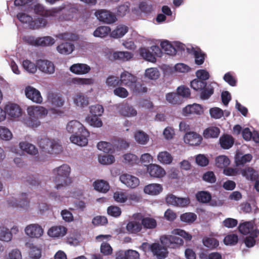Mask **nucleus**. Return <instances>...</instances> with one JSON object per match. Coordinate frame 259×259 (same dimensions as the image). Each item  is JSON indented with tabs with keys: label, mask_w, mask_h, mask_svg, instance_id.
I'll list each match as a JSON object with an SVG mask.
<instances>
[{
	"label": "nucleus",
	"mask_w": 259,
	"mask_h": 259,
	"mask_svg": "<svg viewBox=\"0 0 259 259\" xmlns=\"http://www.w3.org/2000/svg\"><path fill=\"white\" fill-rule=\"evenodd\" d=\"M70 172L71 168L66 164H63L53 169L51 180L56 184V189H60L72 183Z\"/></svg>",
	"instance_id": "nucleus-1"
},
{
	"label": "nucleus",
	"mask_w": 259,
	"mask_h": 259,
	"mask_svg": "<svg viewBox=\"0 0 259 259\" xmlns=\"http://www.w3.org/2000/svg\"><path fill=\"white\" fill-rule=\"evenodd\" d=\"M27 111L30 117L26 120V123L32 127L38 126L40 122L38 119L45 116L48 113V110L45 108L39 106H29Z\"/></svg>",
	"instance_id": "nucleus-2"
},
{
	"label": "nucleus",
	"mask_w": 259,
	"mask_h": 259,
	"mask_svg": "<svg viewBox=\"0 0 259 259\" xmlns=\"http://www.w3.org/2000/svg\"><path fill=\"white\" fill-rule=\"evenodd\" d=\"M41 150L50 154H58L62 151V147L58 140L49 138L41 139L39 142Z\"/></svg>",
	"instance_id": "nucleus-3"
},
{
	"label": "nucleus",
	"mask_w": 259,
	"mask_h": 259,
	"mask_svg": "<svg viewBox=\"0 0 259 259\" xmlns=\"http://www.w3.org/2000/svg\"><path fill=\"white\" fill-rule=\"evenodd\" d=\"M17 17L22 23L28 24L29 27L31 29L44 27L47 24V21L44 18H37L33 20L32 17L24 13H18Z\"/></svg>",
	"instance_id": "nucleus-4"
},
{
	"label": "nucleus",
	"mask_w": 259,
	"mask_h": 259,
	"mask_svg": "<svg viewBox=\"0 0 259 259\" xmlns=\"http://www.w3.org/2000/svg\"><path fill=\"white\" fill-rule=\"evenodd\" d=\"M139 54L144 60L152 63H155L156 61V57H161L162 52L158 46H152L149 49L140 48L139 49Z\"/></svg>",
	"instance_id": "nucleus-5"
},
{
	"label": "nucleus",
	"mask_w": 259,
	"mask_h": 259,
	"mask_svg": "<svg viewBox=\"0 0 259 259\" xmlns=\"http://www.w3.org/2000/svg\"><path fill=\"white\" fill-rule=\"evenodd\" d=\"M177 235H162L160 238V242L165 247L170 248H177L182 246L183 240L177 236Z\"/></svg>",
	"instance_id": "nucleus-6"
},
{
	"label": "nucleus",
	"mask_w": 259,
	"mask_h": 259,
	"mask_svg": "<svg viewBox=\"0 0 259 259\" xmlns=\"http://www.w3.org/2000/svg\"><path fill=\"white\" fill-rule=\"evenodd\" d=\"M25 232L30 238H39L43 235L44 231L40 225L38 224H31L25 227Z\"/></svg>",
	"instance_id": "nucleus-7"
},
{
	"label": "nucleus",
	"mask_w": 259,
	"mask_h": 259,
	"mask_svg": "<svg viewBox=\"0 0 259 259\" xmlns=\"http://www.w3.org/2000/svg\"><path fill=\"white\" fill-rule=\"evenodd\" d=\"M238 228L239 231L243 235L249 234L254 237H258L259 235V230L254 227L251 222L240 223Z\"/></svg>",
	"instance_id": "nucleus-8"
},
{
	"label": "nucleus",
	"mask_w": 259,
	"mask_h": 259,
	"mask_svg": "<svg viewBox=\"0 0 259 259\" xmlns=\"http://www.w3.org/2000/svg\"><path fill=\"white\" fill-rule=\"evenodd\" d=\"M90 133L86 130H83L80 133L72 135L70 138V141L72 143L80 146H84L88 143V137L89 136Z\"/></svg>",
	"instance_id": "nucleus-9"
},
{
	"label": "nucleus",
	"mask_w": 259,
	"mask_h": 259,
	"mask_svg": "<svg viewBox=\"0 0 259 259\" xmlns=\"http://www.w3.org/2000/svg\"><path fill=\"white\" fill-rule=\"evenodd\" d=\"M95 15L100 21L107 24L113 23L116 20V16L114 14L105 10H98L96 12Z\"/></svg>",
	"instance_id": "nucleus-10"
},
{
	"label": "nucleus",
	"mask_w": 259,
	"mask_h": 259,
	"mask_svg": "<svg viewBox=\"0 0 259 259\" xmlns=\"http://www.w3.org/2000/svg\"><path fill=\"white\" fill-rule=\"evenodd\" d=\"M25 93L26 97L34 103L40 104L42 102V97L40 92L32 87H26Z\"/></svg>",
	"instance_id": "nucleus-11"
},
{
	"label": "nucleus",
	"mask_w": 259,
	"mask_h": 259,
	"mask_svg": "<svg viewBox=\"0 0 259 259\" xmlns=\"http://www.w3.org/2000/svg\"><path fill=\"white\" fill-rule=\"evenodd\" d=\"M136 219L140 220L142 228L143 227L145 229H154L157 227V222L153 218L145 217L142 213H137Z\"/></svg>",
	"instance_id": "nucleus-12"
},
{
	"label": "nucleus",
	"mask_w": 259,
	"mask_h": 259,
	"mask_svg": "<svg viewBox=\"0 0 259 259\" xmlns=\"http://www.w3.org/2000/svg\"><path fill=\"white\" fill-rule=\"evenodd\" d=\"M36 63L38 69L42 72L51 74L55 72V65L50 61L39 59L36 61Z\"/></svg>",
	"instance_id": "nucleus-13"
},
{
	"label": "nucleus",
	"mask_w": 259,
	"mask_h": 259,
	"mask_svg": "<svg viewBox=\"0 0 259 259\" xmlns=\"http://www.w3.org/2000/svg\"><path fill=\"white\" fill-rule=\"evenodd\" d=\"M137 80V77L127 71H124L120 76V84L130 89L133 87Z\"/></svg>",
	"instance_id": "nucleus-14"
},
{
	"label": "nucleus",
	"mask_w": 259,
	"mask_h": 259,
	"mask_svg": "<svg viewBox=\"0 0 259 259\" xmlns=\"http://www.w3.org/2000/svg\"><path fill=\"white\" fill-rule=\"evenodd\" d=\"M33 9L35 14L44 17L54 16L55 13H58L62 10L61 8H54L52 10H47L43 5L40 4L35 5L34 6Z\"/></svg>",
	"instance_id": "nucleus-15"
},
{
	"label": "nucleus",
	"mask_w": 259,
	"mask_h": 259,
	"mask_svg": "<svg viewBox=\"0 0 259 259\" xmlns=\"http://www.w3.org/2000/svg\"><path fill=\"white\" fill-rule=\"evenodd\" d=\"M120 181L131 188H135L139 184V180L138 178L127 174H122L119 177Z\"/></svg>",
	"instance_id": "nucleus-16"
},
{
	"label": "nucleus",
	"mask_w": 259,
	"mask_h": 259,
	"mask_svg": "<svg viewBox=\"0 0 259 259\" xmlns=\"http://www.w3.org/2000/svg\"><path fill=\"white\" fill-rule=\"evenodd\" d=\"M147 172L151 177L156 178H162L166 174L165 170L161 166L152 163L147 166Z\"/></svg>",
	"instance_id": "nucleus-17"
},
{
	"label": "nucleus",
	"mask_w": 259,
	"mask_h": 259,
	"mask_svg": "<svg viewBox=\"0 0 259 259\" xmlns=\"http://www.w3.org/2000/svg\"><path fill=\"white\" fill-rule=\"evenodd\" d=\"M184 140L186 144L192 146H197L201 143L202 138L198 134L191 132L185 134Z\"/></svg>",
	"instance_id": "nucleus-18"
},
{
	"label": "nucleus",
	"mask_w": 259,
	"mask_h": 259,
	"mask_svg": "<svg viewBox=\"0 0 259 259\" xmlns=\"http://www.w3.org/2000/svg\"><path fill=\"white\" fill-rule=\"evenodd\" d=\"M151 252L158 259H163L166 257L167 252L166 247L161 245L159 243H153L151 246Z\"/></svg>",
	"instance_id": "nucleus-19"
},
{
	"label": "nucleus",
	"mask_w": 259,
	"mask_h": 259,
	"mask_svg": "<svg viewBox=\"0 0 259 259\" xmlns=\"http://www.w3.org/2000/svg\"><path fill=\"white\" fill-rule=\"evenodd\" d=\"M67 229L62 226H54L51 227L48 231V234L53 238H61L64 236Z\"/></svg>",
	"instance_id": "nucleus-20"
},
{
	"label": "nucleus",
	"mask_w": 259,
	"mask_h": 259,
	"mask_svg": "<svg viewBox=\"0 0 259 259\" xmlns=\"http://www.w3.org/2000/svg\"><path fill=\"white\" fill-rule=\"evenodd\" d=\"M137 215V213L134 214L133 215V220L130 221L126 225V230L131 233L137 234L140 232L142 229L140 220H138L136 219V215Z\"/></svg>",
	"instance_id": "nucleus-21"
},
{
	"label": "nucleus",
	"mask_w": 259,
	"mask_h": 259,
	"mask_svg": "<svg viewBox=\"0 0 259 259\" xmlns=\"http://www.w3.org/2000/svg\"><path fill=\"white\" fill-rule=\"evenodd\" d=\"M19 202L15 198L9 199L8 200V204L10 206L15 207L26 208L28 206L29 201L27 198L26 193H22Z\"/></svg>",
	"instance_id": "nucleus-22"
},
{
	"label": "nucleus",
	"mask_w": 259,
	"mask_h": 259,
	"mask_svg": "<svg viewBox=\"0 0 259 259\" xmlns=\"http://www.w3.org/2000/svg\"><path fill=\"white\" fill-rule=\"evenodd\" d=\"M116 259H140V254L136 250H119L116 254Z\"/></svg>",
	"instance_id": "nucleus-23"
},
{
	"label": "nucleus",
	"mask_w": 259,
	"mask_h": 259,
	"mask_svg": "<svg viewBox=\"0 0 259 259\" xmlns=\"http://www.w3.org/2000/svg\"><path fill=\"white\" fill-rule=\"evenodd\" d=\"M25 246L29 249V256L31 259H39L41 257L42 249L32 242H26Z\"/></svg>",
	"instance_id": "nucleus-24"
},
{
	"label": "nucleus",
	"mask_w": 259,
	"mask_h": 259,
	"mask_svg": "<svg viewBox=\"0 0 259 259\" xmlns=\"http://www.w3.org/2000/svg\"><path fill=\"white\" fill-rule=\"evenodd\" d=\"M5 109L6 114H7L8 115L13 118L19 117L22 113L21 108L16 104H9L5 107Z\"/></svg>",
	"instance_id": "nucleus-25"
},
{
	"label": "nucleus",
	"mask_w": 259,
	"mask_h": 259,
	"mask_svg": "<svg viewBox=\"0 0 259 259\" xmlns=\"http://www.w3.org/2000/svg\"><path fill=\"white\" fill-rule=\"evenodd\" d=\"M70 70L76 74H85L90 72L91 67L86 64H74L70 67Z\"/></svg>",
	"instance_id": "nucleus-26"
},
{
	"label": "nucleus",
	"mask_w": 259,
	"mask_h": 259,
	"mask_svg": "<svg viewBox=\"0 0 259 259\" xmlns=\"http://www.w3.org/2000/svg\"><path fill=\"white\" fill-rule=\"evenodd\" d=\"M183 113L185 115L189 114L201 115L203 113L202 107L197 104L188 105L183 108Z\"/></svg>",
	"instance_id": "nucleus-27"
},
{
	"label": "nucleus",
	"mask_w": 259,
	"mask_h": 259,
	"mask_svg": "<svg viewBox=\"0 0 259 259\" xmlns=\"http://www.w3.org/2000/svg\"><path fill=\"white\" fill-rule=\"evenodd\" d=\"M66 129L70 133L75 135L82 132L83 130H86L83 125L77 120H72L68 122Z\"/></svg>",
	"instance_id": "nucleus-28"
},
{
	"label": "nucleus",
	"mask_w": 259,
	"mask_h": 259,
	"mask_svg": "<svg viewBox=\"0 0 259 259\" xmlns=\"http://www.w3.org/2000/svg\"><path fill=\"white\" fill-rule=\"evenodd\" d=\"M188 52L194 55L196 64L201 65L204 63L205 55L199 48H192L191 50L188 51Z\"/></svg>",
	"instance_id": "nucleus-29"
},
{
	"label": "nucleus",
	"mask_w": 259,
	"mask_h": 259,
	"mask_svg": "<svg viewBox=\"0 0 259 259\" xmlns=\"http://www.w3.org/2000/svg\"><path fill=\"white\" fill-rule=\"evenodd\" d=\"M162 190V187L160 184H151L147 185L144 189V192L152 195H156L160 193Z\"/></svg>",
	"instance_id": "nucleus-30"
},
{
	"label": "nucleus",
	"mask_w": 259,
	"mask_h": 259,
	"mask_svg": "<svg viewBox=\"0 0 259 259\" xmlns=\"http://www.w3.org/2000/svg\"><path fill=\"white\" fill-rule=\"evenodd\" d=\"M202 242L203 245L210 250H213L219 245V240L213 237H204Z\"/></svg>",
	"instance_id": "nucleus-31"
},
{
	"label": "nucleus",
	"mask_w": 259,
	"mask_h": 259,
	"mask_svg": "<svg viewBox=\"0 0 259 259\" xmlns=\"http://www.w3.org/2000/svg\"><path fill=\"white\" fill-rule=\"evenodd\" d=\"M220 134V130L216 126H210L204 130L203 135L205 139L217 138Z\"/></svg>",
	"instance_id": "nucleus-32"
},
{
	"label": "nucleus",
	"mask_w": 259,
	"mask_h": 259,
	"mask_svg": "<svg viewBox=\"0 0 259 259\" xmlns=\"http://www.w3.org/2000/svg\"><path fill=\"white\" fill-rule=\"evenodd\" d=\"M55 43L54 39L51 36H47L42 37H39L34 40L31 44L36 46H51Z\"/></svg>",
	"instance_id": "nucleus-33"
},
{
	"label": "nucleus",
	"mask_w": 259,
	"mask_h": 259,
	"mask_svg": "<svg viewBox=\"0 0 259 259\" xmlns=\"http://www.w3.org/2000/svg\"><path fill=\"white\" fill-rule=\"evenodd\" d=\"M20 149L30 155H35L38 153V150L35 146L27 142H21L19 143Z\"/></svg>",
	"instance_id": "nucleus-34"
},
{
	"label": "nucleus",
	"mask_w": 259,
	"mask_h": 259,
	"mask_svg": "<svg viewBox=\"0 0 259 259\" xmlns=\"http://www.w3.org/2000/svg\"><path fill=\"white\" fill-rule=\"evenodd\" d=\"M74 45L70 42H65L61 44L57 47V50L60 54H69L74 50Z\"/></svg>",
	"instance_id": "nucleus-35"
},
{
	"label": "nucleus",
	"mask_w": 259,
	"mask_h": 259,
	"mask_svg": "<svg viewBox=\"0 0 259 259\" xmlns=\"http://www.w3.org/2000/svg\"><path fill=\"white\" fill-rule=\"evenodd\" d=\"M119 113L124 116L131 117L134 116L137 114V111L128 105H123L119 108Z\"/></svg>",
	"instance_id": "nucleus-36"
},
{
	"label": "nucleus",
	"mask_w": 259,
	"mask_h": 259,
	"mask_svg": "<svg viewBox=\"0 0 259 259\" xmlns=\"http://www.w3.org/2000/svg\"><path fill=\"white\" fill-rule=\"evenodd\" d=\"M234 140L232 136L226 135L222 136L220 139L221 146L225 149L230 148L234 144Z\"/></svg>",
	"instance_id": "nucleus-37"
},
{
	"label": "nucleus",
	"mask_w": 259,
	"mask_h": 259,
	"mask_svg": "<svg viewBox=\"0 0 259 259\" xmlns=\"http://www.w3.org/2000/svg\"><path fill=\"white\" fill-rule=\"evenodd\" d=\"M93 186L96 190L104 193L108 191L110 188L109 183L103 180L95 181L93 184Z\"/></svg>",
	"instance_id": "nucleus-38"
},
{
	"label": "nucleus",
	"mask_w": 259,
	"mask_h": 259,
	"mask_svg": "<svg viewBox=\"0 0 259 259\" xmlns=\"http://www.w3.org/2000/svg\"><path fill=\"white\" fill-rule=\"evenodd\" d=\"M133 57V54L128 52H116L112 55V59L114 60H119L122 61H127Z\"/></svg>",
	"instance_id": "nucleus-39"
},
{
	"label": "nucleus",
	"mask_w": 259,
	"mask_h": 259,
	"mask_svg": "<svg viewBox=\"0 0 259 259\" xmlns=\"http://www.w3.org/2000/svg\"><path fill=\"white\" fill-rule=\"evenodd\" d=\"M98 149L107 153H113L115 152V148L113 143L101 141L97 144Z\"/></svg>",
	"instance_id": "nucleus-40"
},
{
	"label": "nucleus",
	"mask_w": 259,
	"mask_h": 259,
	"mask_svg": "<svg viewBox=\"0 0 259 259\" xmlns=\"http://www.w3.org/2000/svg\"><path fill=\"white\" fill-rule=\"evenodd\" d=\"M158 161L163 164H169L173 160L171 155L167 151H162L158 153L157 155Z\"/></svg>",
	"instance_id": "nucleus-41"
},
{
	"label": "nucleus",
	"mask_w": 259,
	"mask_h": 259,
	"mask_svg": "<svg viewBox=\"0 0 259 259\" xmlns=\"http://www.w3.org/2000/svg\"><path fill=\"white\" fill-rule=\"evenodd\" d=\"M196 198L200 203H207L211 200V195L208 191H200L196 194Z\"/></svg>",
	"instance_id": "nucleus-42"
},
{
	"label": "nucleus",
	"mask_w": 259,
	"mask_h": 259,
	"mask_svg": "<svg viewBox=\"0 0 259 259\" xmlns=\"http://www.w3.org/2000/svg\"><path fill=\"white\" fill-rule=\"evenodd\" d=\"M128 28L124 25H118L111 33V36L114 38H120L127 32Z\"/></svg>",
	"instance_id": "nucleus-43"
},
{
	"label": "nucleus",
	"mask_w": 259,
	"mask_h": 259,
	"mask_svg": "<svg viewBox=\"0 0 259 259\" xmlns=\"http://www.w3.org/2000/svg\"><path fill=\"white\" fill-rule=\"evenodd\" d=\"M160 46L165 52V53L167 55L173 56L177 53L176 48L170 44L168 40L162 41L160 44Z\"/></svg>",
	"instance_id": "nucleus-44"
},
{
	"label": "nucleus",
	"mask_w": 259,
	"mask_h": 259,
	"mask_svg": "<svg viewBox=\"0 0 259 259\" xmlns=\"http://www.w3.org/2000/svg\"><path fill=\"white\" fill-rule=\"evenodd\" d=\"M115 151L127 149L130 146V143L123 139H117L113 141Z\"/></svg>",
	"instance_id": "nucleus-45"
},
{
	"label": "nucleus",
	"mask_w": 259,
	"mask_h": 259,
	"mask_svg": "<svg viewBox=\"0 0 259 259\" xmlns=\"http://www.w3.org/2000/svg\"><path fill=\"white\" fill-rule=\"evenodd\" d=\"M241 174L247 180L251 181H255L257 178L256 172L251 167H247L242 169Z\"/></svg>",
	"instance_id": "nucleus-46"
},
{
	"label": "nucleus",
	"mask_w": 259,
	"mask_h": 259,
	"mask_svg": "<svg viewBox=\"0 0 259 259\" xmlns=\"http://www.w3.org/2000/svg\"><path fill=\"white\" fill-rule=\"evenodd\" d=\"M215 165L220 168L227 167L230 163V159L225 155H220L215 158Z\"/></svg>",
	"instance_id": "nucleus-47"
},
{
	"label": "nucleus",
	"mask_w": 259,
	"mask_h": 259,
	"mask_svg": "<svg viewBox=\"0 0 259 259\" xmlns=\"http://www.w3.org/2000/svg\"><path fill=\"white\" fill-rule=\"evenodd\" d=\"M48 99L52 105L57 107H62L64 103V101L60 96L54 93L50 94L48 96Z\"/></svg>",
	"instance_id": "nucleus-48"
},
{
	"label": "nucleus",
	"mask_w": 259,
	"mask_h": 259,
	"mask_svg": "<svg viewBox=\"0 0 259 259\" xmlns=\"http://www.w3.org/2000/svg\"><path fill=\"white\" fill-rule=\"evenodd\" d=\"M74 102L77 106L81 107L87 106L89 104L88 98L81 93L78 94L75 96Z\"/></svg>",
	"instance_id": "nucleus-49"
},
{
	"label": "nucleus",
	"mask_w": 259,
	"mask_h": 259,
	"mask_svg": "<svg viewBox=\"0 0 259 259\" xmlns=\"http://www.w3.org/2000/svg\"><path fill=\"white\" fill-rule=\"evenodd\" d=\"M191 87L195 91L200 92L207 85L206 81L196 78L191 81Z\"/></svg>",
	"instance_id": "nucleus-50"
},
{
	"label": "nucleus",
	"mask_w": 259,
	"mask_h": 259,
	"mask_svg": "<svg viewBox=\"0 0 259 259\" xmlns=\"http://www.w3.org/2000/svg\"><path fill=\"white\" fill-rule=\"evenodd\" d=\"M111 31L109 27L102 26L98 27L94 32V35L95 37H104L107 36Z\"/></svg>",
	"instance_id": "nucleus-51"
},
{
	"label": "nucleus",
	"mask_w": 259,
	"mask_h": 259,
	"mask_svg": "<svg viewBox=\"0 0 259 259\" xmlns=\"http://www.w3.org/2000/svg\"><path fill=\"white\" fill-rule=\"evenodd\" d=\"M135 139L139 144L145 145L149 140V136L144 132L139 131L135 134Z\"/></svg>",
	"instance_id": "nucleus-52"
},
{
	"label": "nucleus",
	"mask_w": 259,
	"mask_h": 259,
	"mask_svg": "<svg viewBox=\"0 0 259 259\" xmlns=\"http://www.w3.org/2000/svg\"><path fill=\"white\" fill-rule=\"evenodd\" d=\"M200 92V98L202 100H207L213 94L214 89L210 84H209L208 86L206 85V87H204V88Z\"/></svg>",
	"instance_id": "nucleus-53"
},
{
	"label": "nucleus",
	"mask_w": 259,
	"mask_h": 259,
	"mask_svg": "<svg viewBox=\"0 0 259 259\" xmlns=\"http://www.w3.org/2000/svg\"><path fill=\"white\" fill-rule=\"evenodd\" d=\"M12 234L9 230L4 227H0V240L8 242L11 240Z\"/></svg>",
	"instance_id": "nucleus-54"
},
{
	"label": "nucleus",
	"mask_w": 259,
	"mask_h": 259,
	"mask_svg": "<svg viewBox=\"0 0 259 259\" xmlns=\"http://www.w3.org/2000/svg\"><path fill=\"white\" fill-rule=\"evenodd\" d=\"M166 101L172 104H180L182 103L181 97L178 93H169L166 95Z\"/></svg>",
	"instance_id": "nucleus-55"
},
{
	"label": "nucleus",
	"mask_w": 259,
	"mask_h": 259,
	"mask_svg": "<svg viewBox=\"0 0 259 259\" xmlns=\"http://www.w3.org/2000/svg\"><path fill=\"white\" fill-rule=\"evenodd\" d=\"M22 66L25 70L31 73H35L38 68L36 63L35 64L28 60H24Z\"/></svg>",
	"instance_id": "nucleus-56"
},
{
	"label": "nucleus",
	"mask_w": 259,
	"mask_h": 259,
	"mask_svg": "<svg viewBox=\"0 0 259 259\" xmlns=\"http://www.w3.org/2000/svg\"><path fill=\"white\" fill-rule=\"evenodd\" d=\"M196 218V214L193 212H186L182 214L180 216L181 221L187 223H193Z\"/></svg>",
	"instance_id": "nucleus-57"
},
{
	"label": "nucleus",
	"mask_w": 259,
	"mask_h": 259,
	"mask_svg": "<svg viewBox=\"0 0 259 259\" xmlns=\"http://www.w3.org/2000/svg\"><path fill=\"white\" fill-rule=\"evenodd\" d=\"M99 117V116H88L86 120L91 126L100 127L102 126L103 123L101 119Z\"/></svg>",
	"instance_id": "nucleus-58"
},
{
	"label": "nucleus",
	"mask_w": 259,
	"mask_h": 259,
	"mask_svg": "<svg viewBox=\"0 0 259 259\" xmlns=\"http://www.w3.org/2000/svg\"><path fill=\"white\" fill-rule=\"evenodd\" d=\"M90 112L91 116H101L104 112L103 107L99 104L92 105L90 107Z\"/></svg>",
	"instance_id": "nucleus-59"
},
{
	"label": "nucleus",
	"mask_w": 259,
	"mask_h": 259,
	"mask_svg": "<svg viewBox=\"0 0 259 259\" xmlns=\"http://www.w3.org/2000/svg\"><path fill=\"white\" fill-rule=\"evenodd\" d=\"M238 241V237L235 234H229L224 239V243L227 245H234Z\"/></svg>",
	"instance_id": "nucleus-60"
},
{
	"label": "nucleus",
	"mask_w": 259,
	"mask_h": 259,
	"mask_svg": "<svg viewBox=\"0 0 259 259\" xmlns=\"http://www.w3.org/2000/svg\"><path fill=\"white\" fill-rule=\"evenodd\" d=\"M99 161L102 164H111L115 161V158L112 155H100L99 156Z\"/></svg>",
	"instance_id": "nucleus-61"
},
{
	"label": "nucleus",
	"mask_w": 259,
	"mask_h": 259,
	"mask_svg": "<svg viewBox=\"0 0 259 259\" xmlns=\"http://www.w3.org/2000/svg\"><path fill=\"white\" fill-rule=\"evenodd\" d=\"M139 8L142 12L147 14H150L153 10L152 4L146 2L140 3Z\"/></svg>",
	"instance_id": "nucleus-62"
},
{
	"label": "nucleus",
	"mask_w": 259,
	"mask_h": 259,
	"mask_svg": "<svg viewBox=\"0 0 259 259\" xmlns=\"http://www.w3.org/2000/svg\"><path fill=\"white\" fill-rule=\"evenodd\" d=\"M145 76L151 79H156L159 76V72L156 68H150L146 70Z\"/></svg>",
	"instance_id": "nucleus-63"
},
{
	"label": "nucleus",
	"mask_w": 259,
	"mask_h": 259,
	"mask_svg": "<svg viewBox=\"0 0 259 259\" xmlns=\"http://www.w3.org/2000/svg\"><path fill=\"white\" fill-rule=\"evenodd\" d=\"M12 137V134L7 127L0 126V138L3 140L8 141Z\"/></svg>",
	"instance_id": "nucleus-64"
}]
</instances>
